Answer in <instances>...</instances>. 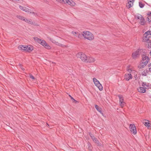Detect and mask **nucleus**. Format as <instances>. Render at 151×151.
<instances>
[{
	"label": "nucleus",
	"mask_w": 151,
	"mask_h": 151,
	"mask_svg": "<svg viewBox=\"0 0 151 151\" xmlns=\"http://www.w3.org/2000/svg\"><path fill=\"white\" fill-rule=\"evenodd\" d=\"M82 35L85 38L89 40H92L94 38L93 35L91 32L88 31H84L82 33Z\"/></svg>",
	"instance_id": "nucleus-1"
},
{
	"label": "nucleus",
	"mask_w": 151,
	"mask_h": 151,
	"mask_svg": "<svg viewBox=\"0 0 151 151\" xmlns=\"http://www.w3.org/2000/svg\"><path fill=\"white\" fill-rule=\"evenodd\" d=\"M93 141L95 143H97L98 142V141L97 139L95 138V137H94L93 139Z\"/></svg>",
	"instance_id": "nucleus-33"
},
{
	"label": "nucleus",
	"mask_w": 151,
	"mask_h": 151,
	"mask_svg": "<svg viewBox=\"0 0 151 151\" xmlns=\"http://www.w3.org/2000/svg\"><path fill=\"white\" fill-rule=\"evenodd\" d=\"M18 49L20 50L25 51L27 52H30L33 50L32 46L31 45L24 46L20 45L18 47Z\"/></svg>",
	"instance_id": "nucleus-3"
},
{
	"label": "nucleus",
	"mask_w": 151,
	"mask_h": 151,
	"mask_svg": "<svg viewBox=\"0 0 151 151\" xmlns=\"http://www.w3.org/2000/svg\"><path fill=\"white\" fill-rule=\"evenodd\" d=\"M34 39L38 43L41 44L45 48L48 49H49L51 48V47L48 44H47L45 40L39 39L37 37H34Z\"/></svg>",
	"instance_id": "nucleus-4"
},
{
	"label": "nucleus",
	"mask_w": 151,
	"mask_h": 151,
	"mask_svg": "<svg viewBox=\"0 0 151 151\" xmlns=\"http://www.w3.org/2000/svg\"><path fill=\"white\" fill-rule=\"evenodd\" d=\"M93 141L95 143H97L98 142V141L97 139L95 138V137H94L93 139Z\"/></svg>",
	"instance_id": "nucleus-34"
},
{
	"label": "nucleus",
	"mask_w": 151,
	"mask_h": 151,
	"mask_svg": "<svg viewBox=\"0 0 151 151\" xmlns=\"http://www.w3.org/2000/svg\"><path fill=\"white\" fill-rule=\"evenodd\" d=\"M69 96L70 98L72 100V102L73 103H74L75 104H77L78 103V102L75 100L70 95H69Z\"/></svg>",
	"instance_id": "nucleus-25"
},
{
	"label": "nucleus",
	"mask_w": 151,
	"mask_h": 151,
	"mask_svg": "<svg viewBox=\"0 0 151 151\" xmlns=\"http://www.w3.org/2000/svg\"><path fill=\"white\" fill-rule=\"evenodd\" d=\"M17 17L20 20L24 21L25 17L21 16H17Z\"/></svg>",
	"instance_id": "nucleus-28"
},
{
	"label": "nucleus",
	"mask_w": 151,
	"mask_h": 151,
	"mask_svg": "<svg viewBox=\"0 0 151 151\" xmlns=\"http://www.w3.org/2000/svg\"><path fill=\"white\" fill-rule=\"evenodd\" d=\"M56 1L59 3H61L62 0H56Z\"/></svg>",
	"instance_id": "nucleus-38"
},
{
	"label": "nucleus",
	"mask_w": 151,
	"mask_h": 151,
	"mask_svg": "<svg viewBox=\"0 0 151 151\" xmlns=\"http://www.w3.org/2000/svg\"><path fill=\"white\" fill-rule=\"evenodd\" d=\"M142 86L145 87V88H149L150 87V84L148 83H146V82H143L142 83Z\"/></svg>",
	"instance_id": "nucleus-20"
},
{
	"label": "nucleus",
	"mask_w": 151,
	"mask_h": 151,
	"mask_svg": "<svg viewBox=\"0 0 151 151\" xmlns=\"http://www.w3.org/2000/svg\"><path fill=\"white\" fill-rule=\"evenodd\" d=\"M76 56L78 58H80L82 61L86 62L87 56L85 54L82 52H79L76 54Z\"/></svg>",
	"instance_id": "nucleus-5"
},
{
	"label": "nucleus",
	"mask_w": 151,
	"mask_h": 151,
	"mask_svg": "<svg viewBox=\"0 0 151 151\" xmlns=\"http://www.w3.org/2000/svg\"><path fill=\"white\" fill-rule=\"evenodd\" d=\"M150 55L151 56V51H150Z\"/></svg>",
	"instance_id": "nucleus-44"
},
{
	"label": "nucleus",
	"mask_w": 151,
	"mask_h": 151,
	"mask_svg": "<svg viewBox=\"0 0 151 151\" xmlns=\"http://www.w3.org/2000/svg\"><path fill=\"white\" fill-rule=\"evenodd\" d=\"M150 36H148L147 35L146 36L144 35L143 37V41L145 42H148L150 40Z\"/></svg>",
	"instance_id": "nucleus-17"
},
{
	"label": "nucleus",
	"mask_w": 151,
	"mask_h": 151,
	"mask_svg": "<svg viewBox=\"0 0 151 151\" xmlns=\"http://www.w3.org/2000/svg\"><path fill=\"white\" fill-rule=\"evenodd\" d=\"M47 124V125L48 126H49V125H48V124Z\"/></svg>",
	"instance_id": "nucleus-45"
},
{
	"label": "nucleus",
	"mask_w": 151,
	"mask_h": 151,
	"mask_svg": "<svg viewBox=\"0 0 151 151\" xmlns=\"http://www.w3.org/2000/svg\"><path fill=\"white\" fill-rule=\"evenodd\" d=\"M147 62L146 61L144 63L141 61L139 63L138 65V68L139 69L144 68L147 65Z\"/></svg>",
	"instance_id": "nucleus-13"
},
{
	"label": "nucleus",
	"mask_w": 151,
	"mask_h": 151,
	"mask_svg": "<svg viewBox=\"0 0 151 151\" xmlns=\"http://www.w3.org/2000/svg\"><path fill=\"white\" fill-rule=\"evenodd\" d=\"M135 19L138 21L139 23L141 25H145L146 22L142 16L139 14H137L134 16Z\"/></svg>",
	"instance_id": "nucleus-2"
},
{
	"label": "nucleus",
	"mask_w": 151,
	"mask_h": 151,
	"mask_svg": "<svg viewBox=\"0 0 151 151\" xmlns=\"http://www.w3.org/2000/svg\"><path fill=\"white\" fill-rule=\"evenodd\" d=\"M50 40L53 43H55L56 45L60 46H62L63 45L61 44L58 43V42H56L55 40L53 39H50Z\"/></svg>",
	"instance_id": "nucleus-22"
},
{
	"label": "nucleus",
	"mask_w": 151,
	"mask_h": 151,
	"mask_svg": "<svg viewBox=\"0 0 151 151\" xmlns=\"http://www.w3.org/2000/svg\"><path fill=\"white\" fill-rule=\"evenodd\" d=\"M66 4L71 6H74L76 5L75 3L72 0H67Z\"/></svg>",
	"instance_id": "nucleus-16"
},
{
	"label": "nucleus",
	"mask_w": 151,
	"mask_h": 151,
	"mask_svg": "<svg viewBox=\"0 0 151 151\" xmlns=\"http://www.w3.org/2000/svg\"><path fill=\"white\" fill-rule=\"evenodd\" d=\"M88 145L89 146H90V143H88Z\"/></svg>",
	"instance_id": "nucleus-43"
},
{
	"label": "nucleus",
	"mask_w": 151,
	"mask_h": 151,
	"mask_svg": "<svg viewBox=\"0 0 151 151\" xmlns=\"http://www.w3.org/2000/svg\"><path fill=\"white\" fill-rule=\"evenodd\" d=\"M147 20H148L149 22H150V21H151V20H149V18H147Z\"/></svg>",
	"instance_id": "nucleus-42"
},
{
	"label": "nucleus",
	"mask_w": 151,
	"mask_h": 151,
	"mask_svg": "<svg viewBox=\"0 0 151 151\" xmlns=\"http://www.w3.org/2000/svg\"><path fill=\"white\" fill-rule=\"evenodd\" d=\"M129 128L131 132L134 134H137V130L134 124H130Z\"/></svg>",
	"instance_id": "nucleus-7"
},
{
	"label": "nucleus",
	"mask_w": 151,
	"mask_h": 151,
	"mask_svg": "<svg viewBox=\"0 0 151 151\" xmlns=\"http://www.w3.org/2000/svg\"><path fill=\"white\" fill-rule=\"evenodd\" d=\"M146 121H147V122H144L143 123L144 124V125L147 127H150V123L149 122V121L148 120H145Z\"/></svg>",
	"instance_id": "nucleus-24"
},
{
	"label": "nucleus",
	"mask_w": 151,
	"mask_h": 151,
	"mask_svg": "<svg viewBox=\"0 0 151 151\" xmlns=\"http://www.w3.org/2000/svg\"><path fill=\"white\" fill-rule=\"evenodd\" d=\"M67 0H62L61 3L65 4H66Z\"/></svg>",
	"instance_id": "nucleus-35"
},
{
	"label": "nucleus",
	"mask_w": 151,
	"mask_h": 151,
	"mask_svg": "<svg viewBox=\"0 0 151 151\" xmlns=\"http://www.w3.org/2000/svg\"><path fill=\"white\" fill-rule=\"evenodd\" d=\"M148 43V48H151V40H150L149 41L147 42Z\"/></svg>",
	"instance_id": "nucleus-29"
},
{
	"label": "nucleus",
	"mask_w": 151,
	"mask_h": 151,
	"mask_svg": "<svg viewBox=\"0 0 151 151\" xmlns=\"http://www.w3.org/2000/svg\"><path fill=\"white\" fill-rule=\"evenodd\" d=\"M78 32H72V34L74 36H76L77 37V34H78Z\"/></svg>",
	"instance_id": "nucleus-31"
},
{
	"label": "nucleus",
	"mask_w": 151,
	"mask_h": 151,
	"mask_svg": "<svg viewBox=\"0 0 151 151\" xmlns=\"http://www.w3.org/2000/svg\"><path fill=\"white\" fill-rule=\"evenodd\" d=\"M148 73V71L147 69H145L142 70L141 72V74L143 76H146Z\"/></svg>",
	"instance_id": "nucleus-19"
},
{
	"label": "nucleus",
	"mask_w": 151,
	"mask_h": 151,
	"mask_svg": "<svg viewBox=\"0 0 151 151\" xmlns=\"http://www.w3.org/2000/svg\"><path fill=\"white\" fill-rule=\"evenodd\" d=\"M118 97L119 98V104L120 106L122 107H124L126 103L124 101L123 97L121 95H119Z\"/></svg>",
	"instance_id": "nucleus-9"
},
{
	"label": "nucleus",
	"mask_w": 151,
	"mask_h": 151,
	"mask_svg": "<svg viewBox=\"0 0 151 151\" xmlns=\"http://www.w3.org/2000/svg\"><path fill=\"white\" fill-rule=\"evenodd\" d=\"M19 8L26 12H28V13H32L33 14H34V15L35 14V13L34 12H30V9L29 8V7H26L25 6H21V5H19Z\"/></svg>",
	"instance_id": "nucleus-8"
},
{
	"label": "nucleus",
	"mask_w": 151,
	"mask_h": 151,
	"mask_svg": "<svg viewBox=\"0 0 151 151\" xmlns=\"http://www.w3.org/2000/svg\"><path fill=\"white\" fill-rule=\"evenodd\" d=\"M148 69L149 71L151 72V63L148 64Z\"/></svg>",
	"instance_id": "nucleus-30"
},
{
	"label": "nucleus",
	"mask_w": 151,
	"mask_h": 151,
	"mask_svg": "<svg viewBox=\"0 0 151 151\" xmlns=\"http://www.w3.org/2000/svg\"><path fill=\"white\" fill-rule=\"evenodd\" d=\"M138 91L141 93H144L146 91V90L145 88L144 87H139L137 88Z\"/></svg>",
	"instance_id": "nucleus-18"
},
{
	"label": "nucleus",
	"mask_w": 151,
	"mask_h": 151,
	"mask_svg": "<svg viewBox=\"0 0 151 151\" xmlns=\"http://www.w3.org/2000/svg\"><path fill=\"white\" fill-rule=\"evenodd\" d=\"M89 134L90 136V137H91V138L93 139L95 137L93 135V134H92L91 133H89Z\"/></svg>",
	"instance_id": "nucleus-32"
},
{
	"label": "nucleus",
	"mask_w": 151,
	"mask_h": 151,
	"mask_svg": "<svg viewBox=\"0 0 151 151\" xmlns=\"http://www.w3.org/2000/svg\"><path fill=\"white\" fill-rule=\"evenodd\" d=\"M95 59L91 57H87L86 62L92 63L95 61Z\"/></svg>",
	"instance_id": "nucleus-15"
},
{
	"label": "nucleus",
	"mask_w": 151,
	"mask_h": 151,
	"mask_svg": "<svg viewBox=\"0 0 151 151\" xmlns=\"http://www.w3.org/2000/svg\"><path fill=\"white\" fill-rule=\"evenodd\" d=\"M81 35H82V34L81 35V34H80L79 33H78V32L77 37H78L79 38H80L81 37Z\"/></svg>",
	"instance_id": "nucleus-36"
},
{
	"label": "nucleus",
	"mask_w": 151,
	"mask_h": 151,
	"mask_svg": "<svg viewBox=\"0 0 151 151\" xmlns=\"http://www.w3.org/2000/svg\"><path fill=\"white\" fill-rule=\"evenodd\" d=\"M139 6L141 8H143L145 6V4L141 1H139Z\"/></svg>",
	"instance_id": "nucleus-27"
},
{
	"label": "nucleus",
	"mask_w": 151,
	"mask_h": 151,
	"mask_svg": "<svg viewBox=\"0 0 151 151\" xmlns=\"http://www.w3.org/2000/svg\"><path fill=\"white\" fill-rule=\"evenodd\" d=\"M93 82L95 85L99 89L100 91L103 90V87L99 81L96 78H94L93 79Z\"/></svg>",
	"instance_id": "nucleus-6"
},
{
	"label": "nucleus",
	"mask_w": 151,
	"mask_h": 151,
	"mask_svg": "<svg viewBox=\"0 0 151 151\" xmlns=\"http://www.w3.org/2000/svg\"><path fill=\"white\" fill-rule=\"evenodd\" d=\"M20 68L22 70H24V69L22 67V66L20 65Z\"/></svg>",
	"instance_id": "nucleus-39"
},
{
	"label": "nucleus",
	"mask_w": 151,
	"mask_h": 151,
	"mask_svg": "<svg viewBox=\"0 0 151 151\" xmlns=\"http://www.w3.org/2000/svg\"><path fill=\"white\" fill-rule=\"evenodd\" d=\"M142 61L145 63V62H147V64L149 61V59L147 56H146L145 55H143L142 56Z\"/></svg>",
	"instance_id": "nucleus-12"
},
{
	"label": "nucleus",
	"mask_w": 151,
	"mask_h": 151,
	"mask_svg": "<svg viewBox=\"0 0 151 151\" xmlns=\"http://www.w3.org/2000/svg\"><path fill=\"white\" fill-rule=\"evenodd\" d=\"M132 76L130 73L126 74L124 76V79L127 81L132 79Z\"/></svg>",
	"instance_id": "nucleus-14"
},
{
	"label": "nucleus",
	"mask_w": 151,
	"mask_h": 151,
	"mask_svg": "<svg viewBox=\"0 0 151 151\" xmlns=\"http://www.w3.org/2000/svg\"><path fill=\"white\" fill-rule=\"evenodd\" d=\"M95 107L96 110L99 111L100 113L103 114V113L102 112L101 109L100 107H99L97 105H95Z\"/></svg>",
	"instance_id": "nucleus-23"
},
{
	"label": "nucleus",
	"mask_w": 151,
	"mask_h": 151,
	"mask_svg": "<svg viewBox=\"0 0 151 151\" xmlns=\"http://www.w3.org/2000/svg\"><path fill=\"white\" fill-rule=\"evenodd\" d=\"M24 21L29 24H33V23L32 22L31 19H27L25 18L24 19Z\"/></svg>",
	"instance_id": "nucleus-21"
},
{
	"label": "nucleus",
	"mask_w": 151,
	"mask_h": 151,
	"mask_svg": "<svg viewBox=\"0 0 151 151\" xmlns=\"http://www.w3.org/2000/svg\"><path fill=\"white\" fill-rule=\"evenodd\" d=\"M139 55V50H137L134 52L132 55V57L133 59H135L137 58Z\"/></svg>",
	"instance_id": "nucleus-11"
},
{
	"label": "nucleus",
	"mask_w": 151,
	"mask_h": 151,
	"mask_svg": "<svg viewBox=\"0 0 151 151\" xmlns=\"http://www.w3.org/2000/svg\"><path fill=\"white\" fill-rule=\"evenodd\" d=\"M127 70L129 71V70H131L129 69V67H127Z\"/></svg>",
	"instance_id": "nucleus-40"
},
{
	"label": "nucleus",
	"mask_w": 151,
	"mask_h": 151,
	"mask_svg": "<svg viewBox=\"0 0 151 151\" xmlns=\"http://www.w3.org/2000/svg\"><path fill=\"white\" fill-rule=\"evenodd\" d=\"M30 78H32L33 79H35V77L33 76H32V75H30Z\"/></svg>",
	"instance_id": "nucleus-37"
},
{
	"label": "nucleus",
	"mask_w": 151,
	"mask_h": 151,
	"mask_svg": "<svg viewBox=\"0 0 151 151\" xmlns=\"http://www.w3.org/2000/svg\"><path fill=\"white\" fill-rule=\"evenodd\" d=\"M128 3L126 4V7L127 8H129L132 7L134 0H127Z\"/></svg>",
	"instance_id": "nucleus-10"
},
{
	"label": "nucleus",
	"mask_w": 151,
	"mask_h": 151,
	"mask_svg": "<svg viewBox=\"0 0 151 151\" xmlns=\"http://www.w3.org/2000/svg\"><path fill=\"white\" fill-rule=\"evenodd\" d=\"M13 1L16 2L19 1L20 0H12Z\"/></svg>",
	"instance_id": "nucleus-41"
},
{
	"label": "nucleus",
	"mask_w": 151,
	"mask_h": 151,
	"mask_svg": "<svg viewBox=\"0 0 151 151\" xmlns=\"http://www.w3.org/2000/svg\"><path fill=\"white\" fill-rule=\"evenodd\" d=\"M144 35H145L149 36H150V35H151V31H148L146 32H145Z\"/></svg>",
	"instance_id": "nucleus-26"
}]
</instances>
